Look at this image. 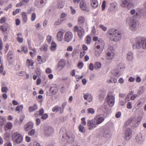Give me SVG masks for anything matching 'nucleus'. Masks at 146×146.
I'll return each instance as SVG.
<instances>
[{
	"mask_svg": "<svg viewBox=\"0 0 146 146\" xmlns=\"http://www.w3.org/2000/svg\"><path fill=\"white\" fill-rule=\"evenodd\" d=\"M36 15L35 13H33L31 15V21L33 22L36 19Z\"/></svg>",
	"mask_w": 146,
	"mask_h": 146,
	"instance_id": "obj_48",
	"label": "nucleus"
},
{
	"mask_svg": "<svg viewBox=\"0 0 146 146\" xmlns=\"http://www.w3.org/2000/svg\"><path fill=\"white\" fill-rule=\"evenodd\" d=\"M0 30L3 32H5L7 30V28L5 26L1 25L0 26Z\"/></svg>",
	"mask_w": 146,
	"mask_h": 146,
	"instance_id": "obj_53",
	"label": "nucleus"
},
{
	"mask_svg": "<svg viewBox=\"0 0 146 146\" xmlns=\"http://www.w3.org/2000/svg\"><path fill=\"white\" fill-rule=\"evenodd\" d=\"M35 132L34 129H32L28 133V134L29 136H33L35 134Z\"/></svg>",
	"mask_w": 146,
	"mask_h": 146,
	"instance_id": "obj_58",
	"label": "nucleus"
},
{
	"mask_svg": "<svg viewBox=\"0 0 146 146\" xmlns=\"http://www.w3.org/2000/svg\"><path fill=\"white\" fill-rule=\"evenodd\" d=\"M84 98L85 100H88V101L90 102L92 99V95L89 93L85 94L84 96Z\"/></svg>",
	"mask_w": 146,
	"mask_h": 146,
	"instance_id": "obj_25",
	"label": "nucleus"
},
{
	"mask_svg": "<svg viewBox=\"0 0 146 146\" xmlns=\"http://www.w3.org/2000/svg\"><path fill=\"white\" fill-rule=\"evenodd\" d=\"M144 92V90L143 89V87H141L138 90L137 92V95L138 96L140 95Z\"/></svg>",
	"mask_w": 146,
	"mask_h": 146,
	"instance_id": "obj_39",
	"label": "nucleus"
},
{
	"mask_svg": "<svg viewBox=\"0 0 146 146\" xmlns=\"http://www.w3.org/2000/svg\"><path fill=\"white\" fill-rule=\"evenodd\" d=\"M133 93V92H131L130 93L127 95L125 98V102H127L130 100V98L131 99V95Z\"/></svg>",
	"mask_w": 146,
	"mask_h": 146,
	"instance_id": "obj_45",
	"label": "nucleus"
},
{
	"mask_svg": "<svg viewBox=\"0 0 146 146\" xmlns=\"http://www.w3.org/2000/svg\"><path fill=\"white\" fill-rule=\"evenodd\" d=\"M99 27L104 31H107V27L104 26V25L100 24Z\"/></svg>",
	"mask_w": 146,
	"mask_h": 146,
	"instance_id": "obj_62",
	"label": "nucleus"
},
{
	"mask_svg": "<svg viewBox=\"0 0 146 146\" xmlns=\"http://www.w3.org/2000/svg\"><path fill=\"white\" fill-rule=\"evenodd\" d=\"M139 123H138L136 121V118L134 117L130 118L128 119L125 123L124 126L127 127V126H129L131 127H137Z\"/></svg>",
	"mask_w": 146,
	"mask_h": 146,
	"instance_id": "obj_4",
	"label": "nucleus"
},
{
	"mask_svg": "<svg viewBox=\"0 0 146 146\" xmlns=\"http://www.w3.org/2000/svg\"><path fill=\"white\" fill-rule=\"evenodd\" d=\"M78 33L79 36L81 38L84 33V29L81 27H80L78 31Z\"/></svg>",
	"mask_w": 146,
	"mask_h": 146,
	"instance_id": "obj_26",
	"label": "nucleus"
},
{
	"mask_svg": "<svg viewBox=\"0 0 146 146\" xmlns=\"http://www.w3.org/2000/svg\"><path fill=\"white\" fill-rule=\"evenodd\" d=\"M110 131L108 130H105L103 133V136L105 137H108L110 136L109 135Z\"/></svg>",
	"mask_w": 146,
	"mask_h": 146,
	"instance_id": "obj_50",
	"label": "nucleus"
},
{
	"mask_svg": "<svg viewBox=\"0 0 146 146\" xmlns=\"http://www.w3.org/2000/svg\"><path fill=\"white\" fill-rule=\"evenodd\" d=\"M95 121L98 125L102 123L104 120V118L100 115H97L95 118Z\"/></svg>",
	"mask_w": 146,
	"mask_h": 146,
	"instance_id": "obj_16",
	"label": "nucleus"
},
{
	"mask_svg": "<svg viewBox=\"0 0 146 146\" xmlns=\"http://www.w3.org/2000/svg\"><path fill=\"white\" fill-rule=\"evenodd\" d=\"M54 132L53 128L51 127L47 126L45 128L44 133L45 135L48 137L51 135Z\"/></svg>",
	"mask_w": 146,
	"mask_h": 146,
	"instance_id": "obj_7",
	"label": "nucleus"
},
{
	"mask_svg": "<svg viewBox=\"0 0 146 146\" xmlns=\"http://www.w3.org/2000/svg\"><path fill=\"white\" fill-rule=\"evenodd\" d=\"M96 48L98 49L103 50L105 46V43L104 40L101 38H99L95 44Z\"/></svg>",
	"mask_w": 146,
	"mask_h": 146,
	"instance_id": "obj_5",
	"label": "nucleus"
},
{
	"mask_svg": "<svg viewBox=\"0 0 146 146\" xmlns=\"http://www.w3.org/2000/svg\"><path fill=\"white\" fill-rule=\"evenodd\" d=\"M112 74L116 77L118 78L120 76L119 71L118 70H114L112 71Z\"/></svg>",
	"mask_w": 146,
	"mask_h": 146,
	"instance_id": "obj_30",
	"label": "nucleus"
},
{
	"mask_svg": "<svg viewBox=\"0 0 146 146\" xmlns=\"http://www.w3.org/2000/svg\"><path fill=\"white\" fill-rule=\"evenodd\" d=\"M87 125L88 129L90 130H91L94 128L96 127L97 125H98L95 120L93 119L88 120L87 121Z\"/></svg>",
	"mask_w": 146,
	"mask_h": 146,
	"instance_id": "obj_6",
	"label": "nucleus"
},
{
	"mask_svg": "<svg viewBox=\"0 0 146 146\" xmlns=\"http://www.w3.org/2000/svg\"><path fill=\"white\" fill-rule=\"evenodd\" d=\"M17 40L19 43H21L23 42V39L22 37H18L17 38Z\"/></svg>",
	"mask_w": 146,
	"mask_h": 146,
	"instance_id": "obj_64",
	"label": "nucleus"
},
{
	"mask_svg": "<svg viewBox=\"0 0 146 146\" xmlns=\"http://www.w3.org/2000/svg\"><path fill=\"white\" fill-rule=\"evenodd\" d=\"M132 132L129 128L127 129L125 132L124 137L126 141L129 140L131 137Z\"/></svg>",
	"mask_w": 146,
	"mask_h": 146,
	"instance_id": "obj_9",
	"label": "nucleus"
},
{
	"mask_svg": "<svg viewBox=\"0 0 146 146\" xmlns=\"http://www.w3.org/2000/svg\"><path fill=\"white\" fill-rule=\"evenodd\" d=\"M12 124L11 123L8 122L6 125V127L8 129H11L12 128Z\"/></svg>",
	"mask_w": 146,
	"mask_h": 146,
	"instance_id": "obj_56",
	"label": "nucleus"
},
{
	"mask_svg": "<svg viewBox=\"0 0 146 146\" xmlns=\"http://www.w3.org/2000/svg\"><path fill=\"white\" fill-rule=\"evenodd\" d=\"M75 137L74 135L70 133L66 134V141L69 143H71L74 141Z\"/></svg>",
	"mask_w": 146,
	"mask_h": 146,
	"instance_id": "obj_11",
	"label": "nucleus"
},
{
	"mask_svg": "<svg viewBox=\"0 0 146 146\" xmlns=\"http://www.w3.org/2000/svg\"><path fill=\"white\" fill-rule=\"evenodd\" d=\"M85 40L87 44H90L91 41V37L89 36H87Z\"/></svg>",
	"mask_w": 146,
	"mask_h": 146,
	"instance_id": "obj_59",
	"label": "nucleus"
},
{
	"mask_svg": "<svg viewBox=\"0 0 146 146\" xmlns=\"http://www.w3.org/2000/svg\"><path fill=\"white\" fill-rule=\"evenodd\" d=\"M103 50L101 49L95 50L94 52L95 56L96 57L99 56L102 53Z\"/></svg>",
	"mask_w": 146,
	"mask_h": 146,
	"instance_id": "obj_38",
	"label": "nucleus"
},
{
	"mask_svg": "<svg viewBox=\"0 0 146 146\" xmlns=\"http://www.w3.org/2000/svg\"><path fill=\"white\" fill-rule=\"evenodd\" d=\"M64 20V13H62L60 19L55 23V25H57L60 24Z\"/></svg>",
	"mask_w": 146,
	"mask_h": 146,
	"instance_id": "obj_32",
	"label": "nucleus"
},
{
	"mask_svg": "<svg viewBox=\"0 0 146 146\" xmlns=\"http://www.w3.org/2000/svg\"><path fill=\"white\" fill-rule=\"evenodd\" d=\"M101 109L102 111L104 113H107L108 110L107 106L106 105H103Z\"/></svg>",
	"mask_w": 146,
	"mask_h": 146,
	"instance_id": "obj_36",
	"label": "nucleus"
},
{
	"mask_svg": "<svg viewBox=\"0 0 146 146\" xmlns=\"http://www.w3.org/2000/svg\"><path fill=\"white\" fill-rule=\"evenodd\" d=\"M115 97L112 95H109L107 98L106 102L110 107L113 106L114 104Z\"/></svg>",
	"mask_w": 146,
	"mask_h": 146,
	"instance_id": "obj_10",
	"label": "nucleus"
},
{
	"mask_svg": "<svg viewBox=\"0 0 146 146\" xmlns=\"http://www.w3.org/2000/svg\"><path fill=\"white\" fill-rule=\"evenodd\" d=\"M101 67V64L100 62H96L94 64V68L95 69H99Z\"/></svg>",
	"mask_w": 146,
	"mask_h": 146,
	"instance_id": "obj_46",
	"label": "nucleus"
},
{
	"mask_svg": "<svg viewBox=\"0 0 146 146\" xmlns=\"http://www.w3.org/2000/svg\"><path fill=\"white\" fill-rule=\"evenodd\" d=\"M34 124L31 121L28 122L24 126V129L26 131H28L32 129L33 127Z\"/></svg>",
	"mask_w": 146,
	"mask_h": 146,
	"instance_id": "obj_14",
	"label": "nucleus"
},
{
	"mask_svg": "<svg viewBox=\"0 0 146 146\" xmlns=\"http://www.w3.org/2000/svg\"><path fill=\"white\" fill-rule=\"evenodd\" d=\"M129 0H124L122 1L120 5V6L123 7H127L128 3H129Z\"/></svg>",
	"mask_w": 146,
	"mask_h": 146,
	"instance_id": "obj_37",
	"label": "nucleus"
},
{
	"mask_svg": "<svg viewBox=\"0 0 146 146\" xmlns=\"http://www.w3.org/2000/svg\"><path fill=\"white\" fill-rule=\"evenodd\" d=\"M73 35L72 33L69 31L66 32L64 35V41L69 42L72 39Z\"/></svg>",
	"mask_w": 146,
	"mask_h": 146,
	"instance_id": "obj_8",
	"label": "nucleus"
},
{
	"mask_svg": "<svg viewBox=\"0 0 146 146\" xmlns=\"http://www.w3.org/2000/svg\"><path fill=\"white\" fill-rule=\"evenodd\" d=\"M108 51H110V52H114V50L113 47L112 46L109 45L107 49Z\"/></svg>",
	"mask_w": 146,
	"mask_h": 146,
	"instance_id": "obj_60",
	"label": "nucleus"
},
{
	"mask_svg": "<svg viewBox=\"0 0 146 146\" xmlns=\"http://www.w3.org/2000/svg\"><path fill=\"white\" fill-rule=\"evenodd\" d=\"M141 40V38H139L136 41L135 43L133 44V49H139L141 48L142 46Z\"/></svg>",
	"mask_w": 146,
	"mask_h": 146,
	"instance_id": "obj_13",
	"label": "nucleus"
},
{
	"mask_svg": "<svg viewBox=\"0 0 146 146\" xmlns=\"http://www.w3.org/2000/svg\"><path fill=\"white\" fill-rule=\"evenodd\" d=\"M141 41L142 48L144 50H146V38H141Z\"/></svg>",
	"mask_w": 146,
	"mask_h": 146,
	"instance_id": "obj_23",
	"label": "nucleus"
},
{
	"mask_svg": "<svg viewBox=\"0 0 146 146\" xmlns=\"http://www.w3.org/2000/svg\"><path fill=\"white\" fill-rule=\"evenodd\" d=\"M56 46L57 45L56 43L54 42H51V46L50 47L51 50L52 52L54 51L56 49Z\"/></svg>",
	"mask_w": 146,
	"mask_h": 146,
	"instance_id": "obj_34",
	"label": "nucleus"
},
{
	"mask_svg": "<svg viewBox=\"0 0 146 146\" xmlns=\"http://www.w3.org/2000/svg\"><path fill=\"white\" fill-rule=\"evenodd\" d=\"M22 16L23 22L25 23L28 20L27 13L26 12H23L22 13Z\"/></svg>",
	"mask_w": 146,
	"mask_h": 146,
	"instance_id": "obj_33",
	"label": "nucleus"
},
{
	"mask_svg": "<svg viewBox=\"0 0 146 146\" xmlns=\"http://www.w3.org/2000/svg\"><path fill=\"white\" fill-rule=\"evenodd\" d=\"M52 40V36L48 35L46 37V40L49 44H50Z\"/></svg>",
	"mask_w": 146,
	"mask_h": 146,
	"instance_id": "obj_49",
	"label": "nucleus"
},
{
	"mask_svg": "<svg viewBox=\"0 0 146 146\" xmlns=\"http://www.w3.org/2000/svg\"><path fill=\"white\" fill-rule=\"evenodd\" d=\"M37 60L39 62V64H41L43 63L42 57L40 56H37Z\"/></svg>",
	"mask_w": 146,
	"mask_h": 146,
	"instance_id": "obj_63",
	"label": "nucleus"
},
{
	"mask_svg": "<svg viewBox=\"0 0 146 146\" xmlns=\"http://www.w3.org/2000/svg\"><path fill=\"white\" fill-rule=\"evenodd\" d=\"M117 68L118 70L119 71H121L125 68L124 65L122 63H119L117 65Z\"/></svg>",
	"mask_w": 146,
	"mask_h": 146,
	"instance_id": "obj_43",
	"label": "nucleus"
},
{
	"mask_svg": "<svg viewBox=\"0 0 146 146\" xmlns=\"http://www.w3.org/2000/svg\"><path fill=\"white\" fill-rule=\"evenodd\" d=\"M80 7L82 10L85 11H88L89 10L87 7L86 3L83 1H81L80 3Z\"/></svg>",
	"mask_w": 146,
	"mask_h": 146,
	"instance_id": "obj_20",
	"label": "nucleus"
},
{
	"mask_svg": "<svg viewBox=\"0 0 146 146\" xmlns=\"http://www.w3.org/2000/svg\"><path fill=\"white\" fill-rule=\"evenodd\" d=\"M21 52H23L25 53H27L28 52V49L26 46H22L21 48Z\"/></svg>",
	"mask_w": 146,
	"mask_h": 146,
	"instance_id": "obj_52",
	"label": "nucleus"
},
{
	"mask_svg": "<svg viewBox=\"0 0 146 146\" xmlns=\"http://www.w3.org/2000/svg\"><path fill=\"white\" fill-rule=\"evenodd\" d=\"M26 64L28 67L30 66H33V65L34 62L31 59H28L27 61Z\"/></svg>",
	"mask_w": 146,
	"mask_h": 146,
	"instance_id": "obj_35",
	"label": "nucleus"
},
{
	"mask_svg": "<svg viewBox=\"0 0 146 146\" xmlns=\"http://www.w3.org/2000/svg\"><path fill=\"white\" fill-rule=\"evenodd\" d=\"M126 59L129 61H132L133 58V54L131 51L128 52L127 54Z\"/></svg>",
	"mask_w": 146,
	"mask_h": 146,
	"instance_id": "obj_18",
	"label": "nucleus"
},
{
	"mask_svg": "<svg viewBox=\"0 0 146 146\" xmlns=\"http://www.w3.org/2000/svg\"><path fill=\"white\" fill-rule=\"evenodd\" d=\"M79 131L82 133H84L85 129L84 127L82 126V125L80 124V126L78 128Z\"/></svg>",
	"mask_w": 146,
	"mask_h": 146,
	"instance_id": "obj_54",
	"label": "nucleus"
},
{
	"mask_svg": "<svg viewBox=\"0 0 146 146\" xmlns=\"http://www.w3.org/2000/svg\"><path fill=\"white\" fill-rule=\"evenodd\" d=\"M114 52L108 51L106 53V60H111L114 57Z\"/></svg>",
	"mask_w": 146,
	"mask_h": 146,
	"instance_id": "obj_17",
	"label": "nucleus"
},
{
	"mask_svg": "<svg viewBox=\"0 0 146 146\" xmlns=\"http://www.w3.org/2000/svg\"><path fill=\"white\" fill-rule=\"evenodd\" d=\"M135 140L137 143L141 144L144 140V137L142 134L139 133L136 136Z\"/></svg>",
	"mask_w": 146,
	"mask_h": 146,
	"instance_id": "obj_12",
	"label": "nucleus"
},
{
	"mask_svg": "<svg viewBox=\"0 0 146 146\" xmlns=\"http://www.w3.org/2000/svg\"><path fill=\"white\" fill-rule=\"evenodd\" d=\"M57 5L59 9L63 8V2L59 0L58 2Z\"/></svg>",
	"mask_w": 146,
	"mask_h": 146,
	"instance_id": "obj_51",
	"label": "nucleus"
},
{
	"mask_svg": "<svg viewBox=\"0 0 146 146\" xmlns=\"http://www.w3.org/2000/svg\"><path fill=\"white\" fill-rule=\"evenodd\" d=\"M126 23L127 24L129 25V29L133 31L137 30V22L133 17L129 16L126 19Z\"/></svg>",
	"mask_w": 146,
	"mask_h": 146,
	"instance_id": "obj_2",
	"label": "nucleus"
},
{
	"mask_svg": "<svg viewBox=\"0 0 146 146\" xmlns=\"http://www.w3.org/2000/svg\"><path fill=\"white\" fill-rule=\"evenodd\" d=\"M85 21L84 18L82 17H80L78 19V23L79 24H82L84 23Z\"/></svg>",
	"mask_w": 146,
	"mask_h": 146,
	"instance_id": "obj_44",
	"label": "nucleus"
},
{
	"mask_svg": "<svg viewBox=\"0 0 146 146\" xmlns=\"http://www.w3.org/2000/svg\"><path fill=\"white\" fill-rule=\"evenodd\" d=\"M60 110V113L61 114L63 112V109L61 108H60L58 106H56L53 108L52 109V111L53 112H57Z\"/></svg>",
	"mask_w": 146,
	"mask_h": 146,
	"instance_id": "obj_24",
	"label": "nucleus"
},
{
	"mask_svg": "<svg viewBox=\"0 0 146 146\" xmlns=\"http://www.w3.org/2000/svg\"><path fill=\"white\" fill-rule=\"evenodd\" d=\"M13 52L11 51L9 52L7 54V58L9 60H11L13 58Z\"/></svg>",
	"mask_w": 146,
	"mask_h": 146,
	"instance_id": "obj_41",
	"label": "nucleus"
},
{
	"mask_svg": "<svg viewBox=\"0 0 146 146\" xmlns=\"http://www.w3.org/2000/svg\"><path fill=\"white\" fill-rule=\"evenodd\" d=\"M23 108V105H21L18 106L16 107V111H20L21 110H22Z\"/></svg>",
	"mask_w": 146,
	"mask_h": 146,
	"instance_id": "obj_55",
	"label": "nucleus"
},
{
	"mask_svg": "<svg viewBox=\"0 0 146 146\" xmlns=\"http://www.w3.org/2000/svg\"><path fill=\"white\" fill-rule=\"evenodd\" d=\"M46 0H36L35 4L36 5L40 7L43 6L45 4Z\"/></svg>",
	"mask_w": 146,
	"mask_h": 146,
	"instance_id": "obj_21",
	"label": "nucleus"
},
{
	"mask_svg": "<svg viewBox=\"0 0 146 146\" xmlns=\"http://www.w3.org/2000/svg\"><path fill=\"white\" fill-rule=\"evenodd\" d=\"M64 60H61L58 63L57 69L59 70H60L64 68Z\"/></svg>",
	"mask_w": 146,
	"mask_h": 146,
	"instance_id": "obj_22",
	"label": "nucleus"
},
{
	"mask_svg": "<svg viewBox=\"0 0 146 146\" xmlns=\"http://www.w3.org/2000/svg\"><path fill=\"white\" fill-rule=\"evenodd\" d=\"M91 5L93 8H96L98 6V2L97 0H90Z\"/></svg>",
	"mask_w": 146,
	"mask_h": 146,
	"instance_id": "obj_29",
	"label": "nucleus"
},
{
	"mask_svg": "<svg viewBox=\"0 0 146 146\" xmlns=\"http://www.w3.org/2000/svg\"><path fill=\"white\" fill-rule=\"evenodd\" d=\"M63 32L62 31H59L57 33V40L59 41H61L62 40L63 38Z\"/></svg>",
	"mask_w": 146,
	"mask_h": 146,
	"instance_id": "obj_19",
	"label": "nucleus"
},
{
	"mask_svg": "<svg viewBox=\"0 0 146 146\" xmlns=\"http://www.w3.org/2000/svg\"><path fill=\"white\" fill-rule=\"evenodd\" d=\"M110 39L114 42L119 40L121 38V34L118 30L114 29H110L108 31Z\"/></svg>",
	"mask_w": 146,
	"mask_h": 146,
	"instance_id": "obj_1",
	"label": "nucleus"
},
{
	"mask_svg": "<svg viewBox=\"0 0 146 146\" xmlns=\"http://www.w3.org/2000/svg\"><path fill=\"white\" fill-rule=\"evenodd\" d=\"M12 138L14 142L17 144H19L22 141L23 137L21 134L18 132H16L12 134Z\"/></svg>",
	"mask_w": 146,
	"mask_h": 146,
	"instance_id": "obj_3",
	"label": "nucleus"
},
{
	"mask_svg": "<svg viewBox=\"0 0 146 146\" xmlns=\"http://www.w3.org/2000/svg\"><path fill=\"white\" fill-rule=\"evenodd\" d=\"M22 123V122L20 120L19 121L17 119H15L14 122V125L15 126H19L21 125Z\"/></svg>",
	"mask_w": 146,
	"mask_h": 146,
	"instance_id": "obj_47",
	"label": "nucleus"
},
{
	"mask_svg": "<svg viewBox=\"0 0 146 146\" xmlns=\"http://www.w3.org/2000/svg\"><path fill=\"white\" fill-rule=\"evenodd\" d=\"M48 46L46 44H44L40 48L41 51H46L47 50Z\"/></svg>",
	"mask_w": 146,
	"mask_h": 146,
	"instance_id": "obj_40",
	"label": "nucleus"
},
{
	"mask_svg": "<svg viewBox=\"0 0 146 146\" xmlns=\"http://www.w3.org/2000/svg\"><path fill=\"white\" fill-rule=\"evenodd\" d=\"M129 2L128 3L126 7L128 9H130L133 7L134 5V4L132 3L131 0H129Z\"/></svg>",
	"mask_w": 146,
	"mask_h": 146,
	"instance_id": "obj_42",
	"label": "nucleus"
},
{
	"mask_svg": "<svg viewBox=\"0 0 146 146\" xmlns=\"http://www.w3.org/2000/svg\"><path fill=\"white\" fill-rule=\"evenodd\" d=\"M58 90V86L56 84H52L50 87L49 91L53 94H55Z\"/></svg>",
	"mask_w": 146,
	"mask_h": 146,
	"instance_id": "obj_15",
	"label": "nucleus"
},
{
	"mask_svg": "<svg viewBox=\"0 0 146 146\" xmlns=\"http://www.w3.org/2000/svg\"><path fill=\"white\" fill-rule=\"evenodd\" d=\"M88 113V114H93L94 113L95 111L94 109L92 108H88L87 110Z\"/></svg>",
	"mask_w": 146,
	"mask_h": 146,
	"instance_id": "obj_57",
	"label": "nucleus"
},
{
	"mask_svg": "<svg viewBox=\"0 0 146 146\" xmlns=\"http://www.w3.org/2000/svg\"><path fill=\"white\" fill-rule=\"evenodd\" d=\"M117 81V79L113 77H111L110 78L107 80V82L109 84L111 83H115Z\"/></svg>",
	"mask_w": 146,
	"mask_h": 146,
	"instance_id": "obj_31",
	"label": "nucleus"
},
{
	"mask_svg": "<svg viewBox=\"0 0 146 146\" xmlns=\"http://www.w3.org/2000/svg\"><path fill=\"white\" fill-rule=\"evenodd\" d=\"M6 122L5 118L2 116H0V128H1L2 127L3 125Z\"/></svg>",
	"mask_w": 146,
	"mask_h": 146,
	"instance_id": "obj_27",
	"label": "nucleus"
},
{
	"mask_svg": "<svg viewBox=\"0 0 146 146\" xmlns=\"http://www.w3.org/2000/svg\"><path fill=\"white\" fill-rule=\"evenodd\" d=\"M8 90V88L6 86H3L2 87L1 91L3 92L6 93Z\"/></svg>",
	"mask_w": 146,
	"mask_h": 146,
	"instance_id": "obj_61",
	"label": "nucleus"
},
{
	"mask_svg": "<svg viewBox=\"0 0 146 146\" xmlns=\"http://www.w3.org/2000/svg\"><path fill=\"white\" fill-rule=\"evenodd\" d=\"M38 109V106L36 104H34L33 106H30L29 108V112H31L36 110Z\"/></svg>",
	"mask_w": 146,
	"mask_h": 146,
	"instance_id": "obj_28",
	"label": "nucleus"
}]
</instances>
